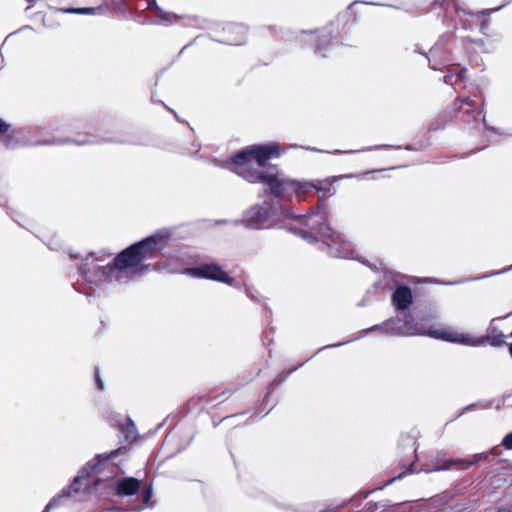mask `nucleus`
<instances>
[{
	"label": "nucleus",
	"mask_w": 512,
	"mask_h": 512,
	"mask_svg": "<svg viewBox=\"0 0 512 512\" xmlns=\"http://www.w3.org/2000/svg\"><path fill=\"white\" fill-rule=\"evenodd\" d=\"M279 154L275 143L249 146L234 156V171L248 182L267 184L276 197L287 198L295 194L297 200L302 201L307 193L319 189L313 182L280 179L277 168L266 165L270 158Z\"/></svg>",
	"instance_id": "f257e3e1"
},
{
	"label": "nucleus",
	"mask_w": 512,
	"mask_h": 512,
	"mask_svg": "<svg viewBox=\"0 0 512 512\" xmlns=\"http://www.w3.org/2000/svg\"><path fill=\"white\" fill-rule=\"evenodd\" d=\"M170 238L168 230H160L143 241L136 243L115 259L113 264L103 265L104 260L90 255L86 257L79 270L83 278L89 283H100L104 281L121 282L126 277L129 269H134L144 260L152 258L157 251H160Z\"/></svg>",
	"instance_id": "f03ea898"
},
{
	"label": "nucleus",
	"mask_w": 512,
	"mask_h": 512,
	"mask_svg": "<svg viewBox=\"0 0 512 512\" xmlns=\"http://www.w3.org/2000/svg\"><path fill=\"white\" fill-rule=\"evenodd\" d=\"M382 330L386 334L399 335V336H412V335H427L432 338L441 339L453 343H459L470 346H478L482 343L480 339H475L472 336L459 333L452 328L443 329H429L424 330L418 328L412 323V320L407 316L404 323H401L399 319H390L382 323L381 325H375L366 331L367 334L370 331Z\"/></svg>",
	"instance_id": "7ed1b4c3"
},
{
	"label": "nucleus",
	"mask_w": 512,
	"mask_h": 512,
	"mask_svg": "<svg viewBox=\"0 0 512 512\" xmlns=\"http://www.w3.org/2000/svg\"><path fill=\"white\" fill-rule=\"evenodd\" d=\"M296 218L330 240V242H325L327 253L330 256L336 258H353L354 251L350 243L343 240L341 235L336 234L332 228L326 224V209L324 207L319 206L318 212L309 217L300 215Z\"/></svg>",
	"instance_id": "20e7f679"
},
{
	"label": "nucleus",
	"mask_w": 512,
	"mask_h": 512,
	"mask_svg": "<svg viewBox=\"0 0 512 512\" xmlns=\"http://www.w3.org/2000/svg\"><path fill=\"white\" fill-rule=\"evenodd\" d=\"M185 273L195 278H207L230 285L232 284V279L216 264H203L199 267L188 268L185 270Z\"/></svg>",
	"instance_id": "39448f33"
},
{
	"label": "nucleus",
	"mask_w": 512,
	"mask_h": 512,
	"mask_svg": "<svg viewBox=\"0 0 512 512\" xmlns=\"http://www.w3.org/2000/svg\"><path fill=\"white\" fill-rule=\"evenodd\" d=\"M91 484V480L87 476L78 475L74 478L73 483L67 488V490H63L61 494L51 499V501L46 505L43 512H49L51 509L59 506L61 504V500L64 497L72 496L80 492L82 488H88Z\"/></svg>",
	"instance_id": "423d86ee"
},
{
	"label": "nucleus",
	"mask_w": 512,
	"mask_h": 512,
	"mask_svg": "<svg viewBox=\"0 0 512 512\" xmlns=\"http://www.w3.org/2000/svg\"><path fill=\"white\" fill-rule=\"evenodd\" d=\"M243 223L252 229L269 227V212L266 208L254 206L244 214Z\"/></svg>",
	"instance_id": "0eeeda50"
},
{
	"label": "nucleus",
	"mask_w": 512,
	"mask_h": 512,
	"mask_svg": "<svg viewBox=\"0 0 512 512\" xmlns=\"http://www.w3.org/2000/svg\"><path fill=\"white\" fill-rule=\"evenodd\" d=\"M443 456L444 454L439 453L437 455V463L429 466L428 468H425L424 471L434 472L440 470H449L452 468L466 469L471 465L470 462L465 460H445Z\"/></svg>",
	"instance_id": "6e6552de"
},
{
	"label": "nucleus",
	"mask_w": 512,
	"mask_h": 512,
	"mask_svg": "<svg viewBox=\"0 0 512 512\" xmlns=\"http://www.w3.org/2000/svg\"><path fill=\"white\" fill-rule=\"evenodd\" d=\"M412 292L410 288L406 286L398 287L395 292L392 295V302L393 305L398 310H405L407 309L410 304L412 303Z\"/></svg>",
	"instance_id": "1a4fd4ad"
},
{
	"label": "nucleus",
	"mask_w": 512,
	"mask_h": 512,
	"mask_svg": "<svg viewBox=\"0 0 512 512\" xmlns=\"http://www.w3.org/2000/svg\"><path fill=\"white\" fill-rule=\"evenodd\" d=\"M141 486L140 480L128 477L117 481L116 491L119 496H130L136 494Z\"/></svg>",
	"instance_id": "9d476101"
},
{
	"label": "nucleus",
	"mask_w": 512,
	"mask_h": 512,
	"mask_svg": "<svg viewBox=\"0 0 512 512\" xmlns=\"http://www.w3.org/2000/svg\"><path fill=\"white\" fill-rule=\"evenodd\" d=\"M454 105L459 112H463L468 115H470L471 113H476V115L473 116L475 120L477 119V116H480L481 114V111H478V104L471 97H467L464 99L459 98L455 101Z\"/></svg>",
	"instance_id": "9b49d317"
},
{
	"label": "nucleus",
	"mask_w": 512,
	"mask_h": 512,
	"mask_svg": "<svg viewBox=\"0 0 512 512\" xmlns=\"http://www.w3.org/2000/svg\"><path fill=\"white\" fill-rule=\"evenodd\" d=\"M148 6H149L150 9H152L155 12L156 16L162 22L172 23V22H174V21H176L178 19L177 15H175L173 13H170V12L163 11L159 6H157L155 0H150L149 3H148Z\"/></svg>",
	"instance_id": "f8f14e48"
},
{
	"label": "nucleus",
	"mask_w": 512,
	"mask_h": 512,
	"mask_svg": "<svg viewBox=\"0 0 512 512\" xmlns=\"http://www.w3.org/2000/svg\"><path fill=\"white\" fill-rule=\"evenodd\" d=\"M466 70L461 69L459 67H455L452 70H450L445 76H444V82L449 85H456L458 82L464 80Z\"/></svg>",
	"instance_id": "ddd939ff"
},
{
	"label": "nucleus",
	"mask_w": 512,
	"mask_h": 512,
	"mask_svg": "<svg viewBox=\"0 0 512 512\" xmlns=\"http://www.w3.org/2000/svg\"><path fill=\"white\" fill-rule=\"evenodd\" d=\"M95 10V8H69L63 11L66 13L90 14L93 13Z\"/></svg>",
	"instance_id": "4468645a"
},
{
	"label": "nucleus",
	"mask_w": 512,
	"mask_h": 512,
	"mask_svg": "<svg viewBox=\"0 0 512 512\" xmlns=\"http://www.w3.org/2000/svg\"><path fill=\"white\" fill-rule=\"evenodd\" d=\"M151 497H152V489H151V487H147L143 493V504L146 507L152 506V504H150Z\"/></svg>",
	"instance_id": "2eb2a0df"
},
{
	"label": "nucleus",
	"mask_w": 512,
	"mask_h": 512,
	"mask_svg": "<svg viewBox=\"0 0 512 512\" xmlns=\"http://www.w3.org/2000/svg\"><path fill=\"white\" fill-rule=\"evenodd\" d=\"M229 31H234L238 34L244 35L246 33V29L242 25H232L228 27Z\"/></svg>",
	"instance_id": "dca6fc26"
},
{
	"label": "nucleus",
	"mask_w": 512,
	"mask_h": 512,
	"mask_svg": "<svg viewBox=\"0 0 512 512\" xmlns=\"http://www.w3.org/2000/svg\"><path fill=\"white\" fill-rule=\"evenodd\" d=\"M502 444L507 448V449H512V432L507 434L503 441H502Z\"/></svg>",
	"instance_id": "f3484780"
},
{
	"label": "nucleus",
	"mask_w": 512,
	"mask_h": 512,
	"mask_svg": "<svg viewBox=\"0 0 512 512\" xmlns=\"http://www.w3.org/2000/svg\"><path fill=\"white\" fill-rule=\"evenodd\" d=\"M95 378H96V383H97L98 389L103 390L104 385H103V381L100 378L98 369H96V371H95Z\"/></svg>",
	"instance_id": "a211bd4d"
},
{
	"label": "nucleus",
	"mask_w": 512,
	"mask_h": 512,
	"mask_svg": "<svg viewBox=\"0 0 512 512\" xmlns=\"http://www.w3.org/2000/svg\"><path fill=\"white\" fill-rule=\"evenodd\" d=\"M9 125L0 118V133H4L8 130Z\"/></svg>",
	"instance_id": "6ab92c4d"
},
{
	"label": "nucleus",
	"mask_w": 512,
	"mask_h": 512,
	"mask_svg": "<svg viewBox=\"0 0 512 512\" xmlns=\"http://www.w3.org/2000/svg\"><path fill=\"white\" fill-rule=\"evenodd\" d=\"M228 43L229 44H233V45H240L242 43V40L241 39L233 38V39H229Z\"/></svg>",
	"instance_id": "aec40b11"
},
{
	"label": "nucleus",
	"mask_w": 512,
	"mask_h": 512,
	"mask_svg": "<svg viewBox=\"0 0 512 512\" xmlns=\"http://www.w3.org/2000/svg\"><path fill=\"white\" fill-rule=\"evenodd\" d=\"M76 143L80 144V145H82V144H92V143H94V141L90 140V139H86V140L76 141Z\"/></svg>",
	"instance_id": "412c9836"
},
{
	"label": "nucleus",
	"mask_w": 512,
	"mask_h": 512,
	"mask_svg": "<svg viewBox=\"0 0 512 512\" xmlns=\"http://www.w3.org/2000/svg\"><path fill=\"white\" fill-rule=\"evenodd\" d=\"M438 53V48L437 47H433L431 50H430V55L432 57H435Z\"/></svg>",
	"instance_id": "4be33fe9"
},
{
	"label": "nucleus",
	"mask_w": 512,
	"mask_h": 512,
	"mask_svg": "<svg viewBox=\"0 0 512 512\" xmlns=\"http://www.w3.org/2000/svg\"><path fill=\"white\" fill-rule=\"evenodd\" d=\"M302 237H303V238H307V239H309L310 241H312V240L314 239V238H313L311 235H309L307 232L302 233Z\"/></svg>",
	"instance_id": "5701e85b"
},
{
	"label": "nucleus",
	"mask_w": 512,
	"mask_h": 512,
	"mask_svg": "<svg viewBox=\"0 0 512 512\" xmlns=\"http://www.w3.org/2000/svg\"><path fill=\"white\" fill-rule=\"evenodd\" d=\"M497 512H512L511 510H508V509H499Z\"/></svg>",
	"instance_id": "b1692460"
},
{
	"label": "nucleus",
	"mask_w": 512,
	"mask_h": 512,
	"mask_svg": "<svg viewBox=\"0 0 512 512\" xmlns=\"http://www.w3.org/2000/svg\"><path fill=\"white\" fill-rule=\"evenodd\" d=\"M88 468H90V464H87V466L83 468L82 473L85 472Z\"/></svg>",
	"instance_id": "393cba45"
},
{
	"label": "nucleus",
	"mask_w": 512,
	"mask_h": 512,
	"mask_svg": "<svg viewBox=\"0 0 512 512\" xmlns=\"http://www.w3.org/2000/svg\"><path fill=\"white\" fill-rule=\"evenodd\" d=\"M141 509H142L141 507H139V508H134V509H132V511H133V512H138V511H140Z\"/></svg>",
	"instance_id": "a878e982"
},
{
	"label": "nucleus",
	"mask_w": 512,
	"mask_h": 512,
	"mask_svg": "<svg viewBox=\"0 0 512 512\" xmlns=\"http://www.w3.org/2000/svg\"><path fill=\"white\" fill-rule=\"evenodd\" d=\"M320 50H321V44H318L317 45V51L320 52Z\"/></svg>",
	"instance_id": "bb28decb"
},
{
	"label": "nucleus",
	"mask_w": 512,
	"mask_h": 512,
	"mask_svg": "<svg viewBox=\"0 0 512 512\" xmlns=\"http://www.w3.org/2000/svg\"><path fill=\"white\" fill-rule=\"evenodd\" d=\"M430 66H431V68H432V69H434V70H436V69H437L436 65H434V64H430Z\"/></svg>",
	"instance_id": "cd10ccee"
},
{
	"label": "nucleus",
	"mask_w": 512,
	"mask_h": 512,
	"mask_svg": "<svg viewBox=\"0 0 512 512\" xmlns=\"http://www.w3.org/2000/svg\"><path fill=\"white\" fill-rule=\"evenodd\" d=\"M509 351H510V354H511V356H512V344H511V345H510V347H509Z\"/></svg>",
	"instance_id": "c85d7f7f"
},
{
	"label": "nucleus",
	"mask_w": 512,
	"mask_h": 512,
	"mask_svg": "<svg viewBox=\"0 0 512 512\" xmlns=\"http://www.w3.org/2000/svg\"><path fill=\"white\" fill-rule=\"evenodd\" d=\"M322 38H325V41L327 42L328 39H327V36L326 35H322Z\"/></svg>",
	"instance_id": "c756f323"
},
{
	"label": "nucleus",
	"mask_w": 512,
	"mask_h": 512,
	"mask_svg": "<svg viewBox=\"0 0 512 512\" xmlns=\"http://www.w3.org/2000/svg\"><path fill=\"white\" fill-rule=\"evenodd\" d=\"M385 146H376L375 149L384 148Z\"/></svg>",
	"instance_id": "7c9ffc66"
},
{
	"label": "nucleus",
	"mask_w": 512,
	"mask_h": 512,
	"mask_svg": "<svg viewBox=\"0 0 512 512\" xmlns=\"http://www.w3.org/2000/svg\"><path fill=\"white\" fill-rule=\"evenodd\" d=\"M396 480V477H393L392 479H390V482H393Z\"/></svg>",
	"instance_id": "2f4dec72"
},
{
	"label": "nucleus",
	"mask_w": 512,
	"mask_h": 512,
	"mask_svg": "<svg viewBox=\"0 0 512 512\" xmlns=\"http://www.w3.org/2000/svg\"><path fill=\"white\" fill-rule=\"evenodd\" d=\"M396 480V477H393L392 479H390V482H393Z\"/></svg>",
	"instance_id": "473e14b6"
},
{
	"label": "nucleus",
	"mask_w": 512,
	"mask_h": 512,
	"mask_svg": "<svg viewBox=\"0 0 512 512\" xmlns=\"http://www.w3.org/2000/svg\"><path fill=\"white\" fill-rule=\"evenodd\" d=\"M396 480V477H393L392 479H390V482H393Z\"/></svg>",
	"instance_id": "72a5a7b5"
}]
</instances>
